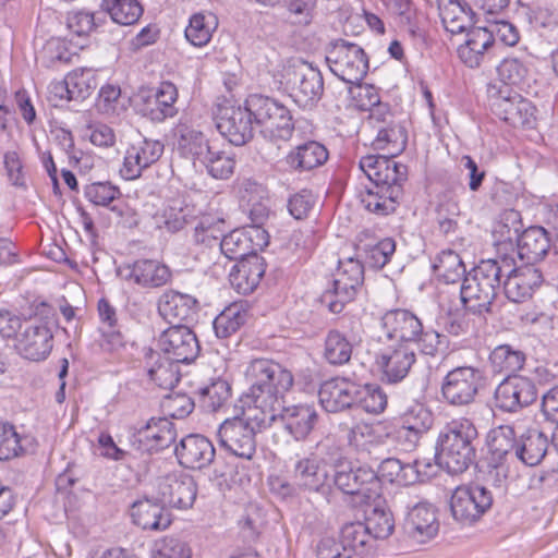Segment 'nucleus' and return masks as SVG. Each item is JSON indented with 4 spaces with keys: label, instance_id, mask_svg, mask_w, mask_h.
I'll return each mask as SVG.
<instances>
[{
    "label": "nucleus",
    "instance_id": "nucleus-12",
    "mask_svg": "<svg viewBox=\"0 0 558 558\" xmlns=\"http://www.w3.org/2000/svg\"><path fill=\"white\" fill-rule=\"evenodd\" d=\"M490 106L496 116L514 128L534 126L536 108L532 102L518 93H512L507 86L488 87Z\"/></svg>",
    "mask_w": 558,
    "mask_h": 558
},
{
    "label": "nucleus",
    "instance_id": "nucleus-20",
    "mask_svg": "<svg viewBox=\"0 0 558 558\" xmlns=\"http://www.w3.org/2000/svg\"><path fill=\"white\" fill-rule=\"evenodd\" d=\"M509 269L505 272L504 292L511 302H524L543 283L542 271L535 266L524 265L515 268L513 259L509 257Z\"/></svg>",
    "mask_w": 558,
    "mask_h": 558
},
{
    "label": "nucleus",
    "instance_id": "nucleus-8",
    "mask_svg": "<svg viewBox=\"0 0 558 558\" xmlns=\"http://www.w3.org/2000/svg\"><path fill=\"white\" fill-rule=\"evenodd\" d=\"M254 122L260 133L270 141H289L294 132V122L290 110L274 98L251 95L247 98Z\"/></svg>",
    "mask_w": 558,
    "mask_h": 558
},
{
    "label": "nucleus",
    "instance_id": "nucleus-27",
    "mask_svg": "<svg viewBox=\"0 0 558 558\" xmlns=\"http://www.w3.org/2000/svg\"><path fill=\"white\" fill-rule=\"evenodd\" d=\"M133 522L143 530L163 531L172 522L170 513L160 502V497H144L131 506Z\"/></svg>",
    "mask_w": 558,
    "mask_h": 558
},
{
    "label": "nucleus",
    "instance_id": "nucleus-30",
    "mask_svg": "<svg viewBox=\"0 0 558 558\" xmlns=\"http://www.w3.org/2000/svg\"><path fill=\"white\" fill-rule=\"evenodd\" d=\"M179 153L194 163H199L216 148L199 130L186 123H179L174 129Z\"/></svg>",
    "mask_w": 558,
    "mask_h": 558
},
{
    "label": "nucleus",
    "instance_id": "nucleus-64",
    "mask_svg": "<svg viewBox=\"0 0 558 558\" xmlns=\"http://www.w3.org/2000/svg\"><path fill=\"white\" fill-rule=\"evenodd\" d=\"M364 251L366 264L380 269L390 260L396 251V243L391 238H386L374 245H366Z\"/></svg>",
    "mask_w": 558,
    "mask_h": 558
},
{
    "label": "nucleus",
    "instance_id": "nucleus-46",
    "mask_svg": "<svg viewBox=\"0 0 558 558\" xmlns=\"http://www.w3.org/2000/svg\"><path fill=\"white\" fill-rule=\"evenodd\" d=\"M100 7L120 25H133L143 14V8L137 0H102Z\"/></svg>",
    "mask_w": 558,
    "mask_h": 558
},
{
    "label": "nucleus",
    "instance_id": "nucleus-45",
    "mask_svg": "<svg viewBox=\"0 0 558 558\" xmlns=\"http://www.w3.org/2000/svg\"><path fill=\"white\" fill-rule=\"evenodd\" d=\"M330 471L329 481L331 488H345L350 486L363 487L373 485L375 471L369 468H357L356 470L343 469L340 466L328 468Z\"/></svg>",
    "mask_w": 558,
    "mask_h": 558
},
{
    "label": "nucleus",
    "instance_id": "nucleus-51",
    "mask_svg": "<svg viewBox=\"0 0 558 558\" xmlns=\"http://www.w3.org/2000/svg\"><path fill=\"white\" fill-rule=\"evenodd\" d=\"M387 405V396L380 387L375 385H356L354 393V407L364 410L367 413H381Z\"/></svg>",
    "mask_w": 558,
    "mask_h": 558
},
{
    "label": "nucleus",
    "instance_id": "nucleus-13",
    "mask_svg": "<svg viewBox=\"0 0 558 558\" xmlns=\"http://www.w3.org/2000/svg\"><path fill=\"white\" fill-rule=\"evenodd\" d=\"M316 450V453H311L310 457L295 463L293 470L295 485L303 488H331L330 471L325 463H320V460H324L325 453L332 460L339 456V448L331 438L327 437L317 444Z\"/></svg>",
    "mask_w": 558,
    "mask_h": 558
},
{
    "label": "nucleus",
    "instance_id": "nucleus-21",
    "mask_svg": "<svg viewBox=\"0 0 558 558\" xmlns=\"http://www.w3.org/2000/svg\"><path fill=\"white\" fill-rule=\"evenodd\" d=\"M415 361V351L407 343L389 347L376 356V364L383 373V380L389 384L403 380Z\"/></svg>",
    "mask_w": 558,
    "mask_h": 558
},
{
    "label": "nucleus",
    "instance_id": "nucleus-31",
    "mask_svg": "<svg viewBox=\"0 0 558 558\" xmlns=\"http://www.w3.org/2000/svg\"><path fill=\"white\" fill-rule=\"evenodd\" d=\"M121 272L126 280H133L136 284L146 288L161 287L171 277L169 268L154 259H137L132 265L123 267Z\"/></svg>",
    "mask_w": 558,
    "mask_h": 558
},
{
    "label": "nucleus",
    "instance_id": "nucleus-33",
    "mask_svg": "<svg viewBox=\"0 0 558 558\" xmlns=\"http://www.w3.org/2000/svg\"><path fill=\"white\" fill-rule=\"evenodd\" d=\"M197 304V300L189 294L169 291L160 298L158 312L170 324L187 323L196 314Z\"/></svg>",
    "mask_w": 558,
    "mask_h": 558
},
{
    "label": "nucleus",
    "instance_id": "nucleus-56",
    "mask_svg": "<svg viewBox=\"0 0 558 558\" xmlns=\"http://www.w3.org/2000/svg\"><path fill=\"white\" fill-rule=\"evenodd\" d=\"M345 430V439L349 446L353 447L356 451L368 452L369 446L376 441V435L373 425L359 422L352 426L347 424L341 425Z\"/></svg>",
    "mask_w": 558,
    "mask_h": 558
},
{
    "label": "nucleus",
    "instance_id": "nucleus-26",
    "mask_svg": "<svg viewBox=\"0 0 558 558\" xmlns=\"http://www.w3.org/2000/svg\"><path fill=\"white\" fill-rule=\"evenodd\" d=\"M404 529L412 538L421 543L435 537L439 531L436 508L428 502L416 504L407 514Z\"/></svg>",
    "mask_w": 558,
    "mask_h": 558
},
{
    "label": "nucleus",
    "instance_id": "nucleus-14",
    "mask_svg": "<svg viewBox=\"0 0 558 558\" xmlns=\"http://www.w3.org/2000/svg\"><path fill=\"white\" fill-rule=\"evenodd\" d=\"M485 385L484 372L473 366H458L445 376L441 384L444 399L452 405H468Z\"/></svg>",
    "mask_w": 558,
    "mask_h": 558
},
{
    "label": "nucleus",
    "instance_id": "nucleus-40",
    "mask_svg": "<svg viewBox=\"0 0 558 558\" xmlns=\"http://www.w3.org/2000/svg\"><path fill=\"white\" fill-rule=\"evenodd\" d=\"M375 132L376 136L372 142V146L375 150H383L389 156L396 157L405 149L408 134L399 122L391 123Z\"/></svg>",
    "mask_w": 558,
    "mask_h": 558
},
{
    "label": "nucleus",
    "instance_id": "nucleus-3",
    "mask_svg": "<svg viewBox=\"0 0 558 558\" xmlns=\"http://www.w3.org/2000/svg\"><path fill=\"white\" fill-rule=\"evenodd\" d=\"M507 270H510L508 256L481 260L464 276L461 286L465 308L474 314L489 313Z\"/></svg>",
    "mask_w": 558,
    "mask_h": 558
},
{
    "label": "nucleus",
    "instance_id": "nucleus-58",
    "mask_svg": "<svg viewBox=\"0 0 558 558\" xmlns=\"http://www.w3.org/2000/svg\"><path fill=\"white\" fill-rule=\"evenodd\" d=\"M201 165L213 178L226 180L233 173L235 161L231 155L215 148Z\"/></svg>",
    "mask_w": 558,
    "mask_h": 558
},
{
    "label": "nucleus",
    "instance_id": "nucleus-28",
    "mask_svg": "<svg viewBox=\"0 0 558 558\" xmlns=\"http://www.w3.org/2000/svg\"><path fill=\"white\" fill-rule=\"evenodd\" d=\"M356 384L342 377L324 381L318 391L322 407L330 413L354 407Z\"/></svg>",
    "mask_w": 558,
    "mask_h": 558
},
{
    "label": "nucleus",
    "instance_id": "nucleus-43",
    "mask_svg": "<svg viewBox=\"0 0 558 558\" xmlns=\"http://www.w3.org/2000/svg\"><path fill=\"white\" fill-rule=\"evenodd\" d=\"M217 27L218 17L214 13H195L185 28V38L195 47L206 46Z\"/></svg>",
    "mask_w": 558,
    "mask_h": 558
},
{
    "label": "nucleus",
    "instance_id": "nucleus-59",
    "mask_svg": "<svg viewBox=\"0 0 558 558\" xmlns=\"http://www.w3.org/2000/svg\"><path fill=\"white\" fill-rule=\"evenodd\" d=\"M153 558H191L192 550L180 538L166 536L155 542Z\"/></svg>",
    "mask_w": 558,
    "mask_h": 558
},
{
    "label": "nucleus",
    "instance_id": "nucleus-42",
    "mask_svg": "<svg viewBox=\"0 0 558 558\" xmlns=\"http://www.w3.org/2000/svg\"><path fill=\"white\" fill-rule=\"evenodd\" d=\"M514 428L500 425L488 434L487 446L494 460L501 461L508 457L514 458L518 447Z\"/></svg>",
    "mask_w": 558,
    "mask_h": 558
},
{
    "label": "nucleus",
    "instance_id": "nucleus-34",
    "mask_svg": "<svg viewBox=\"0 0 558 558\" xmlns=\"http://www.w3.org/2000/svg\"><path fill=\"white\" fill-rule=\"evenodd\" d=\"M494 43L492 31L474 27L468 32L466 40L458 48L459 59L471 69L477 68Z\"/></svg>",
    "mask_w": 558,
    "mask_h": 558
},
{
    "label": "nucleus",
    "instance_id": "nucleus-60",
    "mask_svg": "<svg viewBox=\"0 0 558 558\" xmlns=\"http://www.w3.org/2000/svg\"><path fill=\"white\" fill-rule=\"evenodd\" d=\"M497 72L500 80L504 82L502 86L518 85L522 83L527 75V68L525 63L517 57L505 58L497 66Z\"/></svg>",
    "mask_w": 558,
    "mask_h": 558
},
{
    "label": "nucleus",
    "instance_id": "nucleus-38",
    "mask_svg": "<svg viewBox=\"0 0 558 558\" xmlns=\"http://www.w3.org/2000/svg\"><path fill=\"white\" fill-rule=\"evenodd\" d=\"M265 268L262 259L255 255L240 260L230 274V282L239 293H252L259 284Z\"/></svg>",
    "mask_w": 558,
    "mask_h": 558
},
{
    "label": "nucleus",
    "instance_id": "nucleus-44",
    "mask_svg": "<svg viewBox=\"0 0 558 558\" xmlns=\"http://www.w3.org/2000/svg\"><path fill=\"white\" fill-rule=\"evenodd\" d=\"M140 440L149 442V449L159 450L168 447L174 440L171 423L167 418H150L138 428Z\"/></svg>",
    "mask_w": 558,
    "mask_h": 558
},
{
    "label": "nucleus",
    "instance_id": "nucleus-53",
    "mask_svg": "<svg viewBox=\"0 0 558 558\" xmlns=\"http://www.w3.org/2000/svg\"><path fill=\"white\" fill-rule=\"evenodd\" d=\"M149 378L162 389H172L180 380L179 363L159 357L148 371Z\"/></svg>",
    "mask_w": 558,
    "mask_h": 558
},
{
    "label": "nucleus",
    "instance_id": "nucleus-54",
    "mask_svg": "<svg viewBox=\"0 0 558 558\" xmlns=\"http://www.w3.org/2000/svg\"><path fill=\"white\" fill-rule=\"evenodd\" d=\"M66 76L70 85V98L73 100L86 99L97 87L96 74L90 69H76Z\"/></svg>",
    "mask_w": 558,
    "mask_h": 558
},
{
    "label": "nucleus",
    "instance_id": "nucleus-19",
    "mask_svg": "<svg viewBox=\"0 0 558 558\" xmlns=\"http://www.w3.org/2000/svg\"><path fill=\"white\" fill-rule=\"evenodd\" d=\"M163 144L157 140L140 137L126 149L121 175L126 180L141 177L144 169L159 160L163 154Z\"/></svg>",
    "mask_w": 558,
    "mask_h": 558
},
{
    "label": "nucleus",
    "instance_id": "nucleus-29",
    "mask_svg": "<svg viewBox=\"0 0 558 558\" xmlns=\"http://www.w3.org/2000/svg\"><path fill=\"white\" fill-rule=\"evenodd\" d=\"M424 483L420 470L413 465H403L398 459H386L379 465L378 472H375L373 485L368 488H385L387 486L407 487L415 483Z\"/></svg>",
    "mask_w": 558,
    "mask_h": 558
},
{
    "label": "nucleus",
    "instance_id": "nucleus-1",
    "mask_svg": "<svg viewBox=\"0 0 558 558\" xmlns=\"http://www.w3.org/2000/svg\"><path fill=\"white\" fill-rule=\"evenodd\" d=\"M245 375L251 387L244 396L243 410H252L259 423L270 426L277 412L283 409V396L293 386V375L268 359L252 360Z\"/></svg>",
    "mask_w": 558,
    "mask_h": 558
},
{
    "label": "nucleus",
    "instance_id": "nucleus-62",
    "mask_svg": "<svg viewBox=\"0 0 558 558\" xmlns=\"http://www.w3.org/2000/svg\"><path fill=\"white\" fill-rule=\"evenodd\" d=\"M432 412L422 404L411 407L401 417V425L425 435L433 426Z\"/></svg>",
    "mask_w": 558,
    "mask_h": 558
},
{
    "label": "nucleus",
    "instance_id": "nucleus-9",
    "mask_svg": "<svg viewBox=\"0 0 558 558\" xmlns=\"http://www.w3.org/2000/svg\"><path fill=\"white\" fill-rule=\"evenodd\" d=\"M286 87L294 102L304 109H312L324 94V80L320 71L312 63L296 59L291 61L282 73Z\"/></svg>",
    "mask_w": 558,
    "mask_h": 558
},
{
    "label": "nucleus",
    "instance_id": "nucleus-25",
    "mask_svg": "<svg viewBox=\"0 0 558 558\" xmlns=\"http://www.w3.org/2000/svg\"><path fill=\"white\" fill-rule=\"evenodd\" d=\"M175 456L187 469H203L214 461L215 448L205 436L192 434L181 439L175 447Z\"/></svg>",
    "mask_w": 558,
    "mask_h": 558
},
{
    "label": "nucleus",
    "instance_id": "nucleus-39",
    "mask_svg": "<svg viewBox=\"0 0 558 558\" xmlns=\"http://www.w3.org/2000/svg\"><path fill=\"white\" fill-rule=\"evenodd\" d=\"M548 446L544 432L530 429L519 438L514 458L525 465L535 466L545 458Z\"/></svg>",
    "mask_w": 558,
    "mask_h": 558
},
{
    "label": "nucleus",
    "instance_id": "nucleus-55",
    "mask_svg": "<svg viewBox=\"0 0 558 558\" xmlns=\"http://www.w3.org/2000/svg\"><path fill=\"white\" fill-rule=\"evenodd\" d=\"M191 218L187 208L169 206L156 214L154 220L158 229L175 233L184 229L191 222Z\"/></svg>",
    "mask_w": 558,
    "mask_h": 558
},
{
    "label": "nucleus",
    "instance_id": "nucleus-11",
    "mask_svg": "<svg viewBox=\"0 0 558 558\" xmlns=\"http://www.w3.org/2000/svg\"><path fill=\"white\" fill-rule=\"evenodd\" d=\"M332 284L322 295V303L333 314L341 313L344 305L354 300L364 281V267L359 259H340Z\"/></svg>",
    "mask_w": 558,
    "mask_h": 558
},
{
    "label": "nucleus",
    "instance_id": "nucleus-7",
    "mask_svg": "<svg viewBox=\"0 0 558 558\" xmlns=\"http://www.w3.org/2000/svg\"><path fill=\"white\" fill-rule=\"evenodd\" d=\"M259 423L252 410H243L241 415L225 420L218 429L220 446L230 453L251 460L256 451V434L267 428Z\"/></svg>",
    "mask_w": 558,
    "mask_h": 558
},
{
    "label": "nucleus",
    "instance_id": "nucleus-16",
    "mask_svg": "<svg viewBox=\"0 0 558 558\" xmlns=\"http://www.w3.org/2000/svg\"><path fill=\"white\" fill-rule=\"evenodd\" d=\"M537 398L536 386L524 376H507L496 388V407L505 412H518Z\"/></svg>",
    "mask_w": 558,
    "mask_h": 558
},
{
    "label": "nucleus",
    "instance_id": "nucleus-18",
    "mask_svg": "<svg viewBox=\"0 0 558 558\" xmlns=\"http://www.w3.org/2000/svg\"><path fill=\"white\" fill-rule=\"evenodd\" d=\"M266 244V231L254 227L234 229L219 242L222 254L231 260H244L255 256Z\"/></svg>",
    "mask_w": 558,
    "mask_h": 558
},
{
    "label": "nucleus",
    "instance_id": "nucleus-15",
    "mask_svg": "<svg viewBox=\"0 0 558 558\" xmlns=\"http://www.w3.org/2000/svg\"><path fill=\"white\" fill-rule=\"evenodd\" d=\"M217 129L231 144L241 146L253 138L254 116L251 106H221L217 114Z\"/></svg>",
    "mask_w": 558,
    "mask_h": 558
},
{
    "label": "nucleus",
    "instance_id": "nucleus-32",
    "mask_svg": "<svg viewBox=\"0 0 558 558\" xmlns=\"http://www.w3.org/2000/svg\"><path fill=\"white\" fill-rule=\"evenodd\" d=\"M327 159L328 150L323 144L307 141L291 149L284 157L283 163L291 171L304 172L323 166Z\"/></svg>",
    "mask_w": 558,
    "mask_h": 558
},
{
    "label": "nucleus",
    "instance_id": "nucleus-50",
    "mask_svg": "<svg viewBox=\"0 0 558 558\" xmlns=\"http://www.w3.org/2000/svg\"><path fill=\"white\" fill-rule=\"evenodd\" d=\"M199 397L203 408L210 412H216L229 401L231 386L225 379H214L210 384L199 389Z\"/></svg>",
    "mask_w": 558,
    "mask_h": 558
},
{
    "label": "nucleus",
    "instance_id": "nucleus-35",
    "mask_svg": "<svg viewBox=\"0 0 558 558\" xmlns=\"http://www.w3.org/2000/svg\"><path fill=\"white\" fill-rule=\"evenodd\" d=\"M550 248L548 232L542 227H531L524 230L517 243L518 256L526 265L534 266L542 260Z\"/></svg>",
    "mask_w": 558,
    "mask_h": 558
},
{
    "label": "nucleus",
    "instance_id": "nucleus-61",
    "mask_svg": "<svg viewBox=\"0 0 558 558\" xmlns=\"http://www.w3.org/2000/svg\"><path fill=\"white\" fill-rule=\"evenodd\" d=\"M436 219L439 227V231L449 235L454 233L458 229V217L460 216L459 204L451 199H444L436 209Z\"/></svg>",
    "mask_w": 558,
    "mask_h": 558
},
{
    "label": "nucleus",
    "instance_id": "nucleus-36",
    "mask_svg": "<svg viewBox=\"0 0 558 558\" xmlns=\"http://www.w3.org/2000/svg\"><path fill=\"white\" fill-rule=\"evenodd\" d=\"M340 539L344 558H351L353 555L365 556L376 548L375 538L362 521L345 523L340 530Z\"/></svg>",
    "mask_w": 558,
    "mask_h": 558
},
{
    "label": "nucleus",
    "instance_id": "nucleus-4",
    "mask_svg": "<svg viewBox=\"0 0 558 558\" xmlns=\"http://www.w3.org/2000/svg\"><path fill=\"white\" fill-rule=\"evenodd\" d=\"M477 438V429L466 417L453 418L440 429L435 458L439 466L449 473L465 471L475 458L473 441Z\"/></svg>",
    "mask_w": 558,
    "mask_h": 558
},
{
    "label": "nucleus",
    "instance_id": "nucleus-24",
    "mask_svg": "<svg viewBox=\"0 0 558 558\" xmlns=\"http://www.w3.org/2000/svg\"><path fill=\"white\" fill-rule=\"evenodd\" d=\"M52 339L53 336L49 327L26 322L23 331L17 337L15 348L24 359L39 362L50 354Z\"/></svg>",
    "mask_w": 558,
    "mask_h": 558
},
{
    "label": "nucleus",
    "instance_id": "nucleus-10",
    "mask_svg": "<svg viewBox=\"0 0 558 558\" xmlns=\"http://www.w3.org/2000/svg\"><path fill=\"white\" fill-rule=\"evenodd\" d=\"M325 52L329 70L341 81L359 84L366 75L368 60L359 45L339 38L330 41Z\"/></svg>",
    "mask_w": 558,
    "mask_h": 558
},
{
    "label": "nucleus",
    "instance_id": "nucleus-17",
    "mask_svg": "<svg viewBox=\"0 0 558 558\" xmlns=\"http://www.w3.org/2000/svg\"><path fill=\"white\" fill-rule=\"evenodd\" d=\"M158 347L165 356L177 363H190L199 353L196 335L185 325L175 324L158 338Z\"/></svg>",
    "mask_w": 558,
    "mask_h": 558
},
{
    "label": "nucleus",
    "instance_id": "nucleus-2",
    "mask_svg": "<svg viewBox=\"0 0 558 558\" xmlns=\"http://www.w3.org/2000/svg\"><path fill=\"white\" fill-rule=\"evenodd\" d=\"M360 169L372 185L361 193L366 210L379 216L392 214L403 196V183L408 179L407 166L387 155H367L360 159Z\"/></svg>",
    "mask_w": 558,
    "mask_h": 558
},
{
    "label": "nucleus",
    "instance_id": "nucleus-37",
    "mask_svg": "<svg viewBox=\"0 0 558 558\" xmlns=\"http://www.w3.org/2000/svg\"><path fill=\"white\" fill-rule=\"evenodd\" d=\"M317 418L315 408L308 404L283 408L281 413L284 429L295 440H305L316 425Z\"/></svg>",
    "mask_w": 558,
    "mask_h": 558
},
{
    "label": "nucleus",
    "instance_id": "nucleus-47",
    "mask_svg": "<svg viewBox=\"0 0 558 558\" xmlns=\"http://www.w3.org/2000/svg\"><path fill=\"white\" fill-rule=\"evenodd\" d=\"M247 311L242 304L234 303L226 307L214 320V330L218 338H228L243 326Z\"/></svg>",
    "mask_w": 558,
    "mask_h": 558
},
{
    "label": "nucleus",
    "instance_id": "nucleus-23",
    "mask_svg": "<svg viewBox=\"0 0 558 558\" xmlns=\"http://www.w3.org/2000/svg\"><path fill=\"white\" fill-rule=\"evenodd\" d=\"M144 100V114L156 122L165 121L178 113L175 102L178 89L171 82H161L157 87L141 92Z\"/></svg>",
    "mask_w": 558,
    "mask_h": 558
},
{
    "label": "nucleus",
    "instance_id": "nucleus-52",
    "mask_svg": "<svg viewBox=\"0 0 558 558\" xmlns=\"http://www.w3.org/2000/svg\"><path fill=\"white\" fill-rule=\"evenodd\" d=\"M522 223L520 214L517 210L505 211L500 219L495 223L493 229V235L497 244H510L512 245L520 238V231Z\"/></svg>",
    "mask_w": 558,
    "mask_h": 558
},
{
    "label": "nucleus",
    "instance_id": "nucleus-22",
    "mask_svg": "<svg viewBox=\"0 0 558 558\" xmlns=\"http://www.w3.org/2000/svg\"><path fill=\"white\" fill-rule=\"evenodd\" d=\"M493 504L490 490H453L450 509L453 518L462 524L477 521Z\"/></svg>",
    "mask_w": 558,
    "mask_h": 558
},
{
    "label": "nucleus",
    "instance_id": "nucleus-41",
    "mask_svg": "<svg viewBox=\"0 0 558 558\" xmlns=\"http://www.w3.org/2000/svg\"><path fill=\"white\" fill-rule=\"evenodd\" d=\"M525 363V354L510 344H500L489 354V364L493 372L512 376L519 372Z\"/></svg>",
    "mask_w": 558,
    "mask_h": 558
},
{
    "label": "nucleus",
    "instance_id": "nucleus-6",
    "mask_svg": "<svg viewBox=\"0 0 558 558\" xmlns=\"http://www.w3.org/2000/svg\"><path fill=\"white\" fill-rule=\"evenodd\" d=\"M381 327L389 339L401 343L416 342L421 352L435 355L440 344V335L433 329H424L421 319L408 310H391L381 317Z\"/></svg>",
    "mask_w": 558,
    "mask_h": 558
},
{
    "label": "nucleus",
    "instance_id": "nucleus-5",
    "mask_svg": "<svg viewBox=\"0 0 558 558\" xmlns=\"http://www.w3.org/2000/svg\"><path fill=\"white\" fill-rule=\"evenodd\" d=\"M343 502L362 518L365 529L377 539L388 538L395 530V520L386 498L379 490H343Z\"/></svg>",
    "mask_w": 558,
    "mask_h": 558
},
{
    "label": "nucleus",
    "instance_id": "nucleus-48",
    "mask_svg": "<svg viewBox=\"0 0 558 558\" xmlns=\"http://www.w3.org/2000/svg\"><path fill=\"white\" fill-rule=\"evenodd\" d=\"M433 269L446 283H454L465 275V266L460 255L451 250L441 251L437 255Z\"/></svg>",
    "mask_w": 558,
    "mask_h": 558
},
{
    "label": "nucleus",
    "instance_id": "nucleus-57",
    "mask_svg": "<svg viewBox=\"0 0 558 558\" xmlns=\"http://www.w3.org/2000/svg\"><path fill=\"white\" fill-rule=\"evenodd\" d=\"M438 9L446 28L451 33H460L465 29V25L460 23V17L456 11L465 15L471 12V8L463 0H437Z\"/></svg>",
    "mask_w": 558,
    "mask_h": 558
},
{
    "label": "nucleus",
    "instance_id": "nucleus-63",
    "mask_svg": "<svg viewBox=\"0 0 558 558\" xmlns=\"http://www.w3.org/2000/svg\"><path fill=\"white\" fill-rule=\"evenodd\" d=\"M222 225H225L223 219H218L217 222H213L209 218H203L194 227L193 241L196 244H202L208 247L219 244L220 235L225 231L220 228Z\"/></svg>",
    "mask_w": 558,
    "mask_h": 558
},
{
    "label": "nucleus",
    "instance_id": "nucleus-49",
    "mask_svg": "<svg viewBox=\"0 0 558 558\" xmlns=\"http://www.w3.org/2000/svg\"><path fill=\"white\" fill-rule=\"evenodd\" d=\"M353 345L338 330H330L325 339L324 357L329 364H347L352 355Z\"/></svg>",
    "mask_w": 558,
    "mask_h": 558
}]
</instances>
